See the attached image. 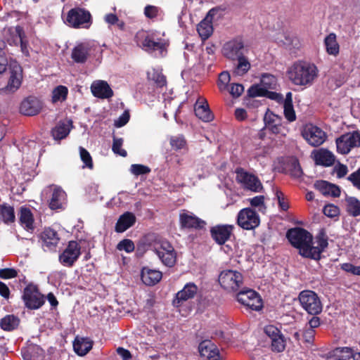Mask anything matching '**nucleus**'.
Returning <instances> with one entry per match:
<instances>
[{
  "label": "nucleus",
  "mask_w": 360,
  "mask_h": 360,
  "mask_svg": "<svg viewBox=\"0 0 360 360\" xmlns=\"http://www.w3.org/2000/svg\"><path fill=\"white\" fill-rule=\"evenodd\" d=\"M318 75L317 67L304 61L294 63L287 70V76L293 84L304 87L311 86Z\"/></svg>",
  "instance_id": "obj_1"
},
{
  "label": "nucleus",
  "mask_w": 360,
  "mask_h": 360,
  "mask_svg": "<svg viewBox=\"0 0 360 360\" xmlns=\"http://www.w3.org/2000/svg\"><path fill=\"white\" fill-rule=\"evenodd\" d=\"M7 69L9 70L11 76L8 84L0 89V93L9 94L15 91L21 84L22 68L17 61L6 58L3 47L0 44V74H2Z\"/></svg>",
  "instance_id": "obj_2"
},
{
  "label": "nucleus",
  "mask_w": 360,
  "mask_h": 360,
  "mask_svg": "<svg viewBox=\"0 0 360 360\" xmlns=\"http://www.w3.org/2000/svg\"><path fill=\"white\" fill-rule=\"evenodd\" d=\"M287 237L302 256L309 258L318 255L316 249H311L312 236L306 230L301 228L290 229L287 233Z\"/></svg>",
  "instance_id": "obj_3"
},
{
  "label": "nucleus",
  "mask_w": 360,
  "mask_h": 360,
  "mask_svg": "<svg viewBox=\"0 0 360 360\" xmlns=\"http://www.w3.org/2000/svg\"><path fill=\"white\" fill-rule=\"evenodd\" d=\"M276 84V79L274 75L264 74L262 75L260 84L251 86L248 90V94L251 97L267 96L274 98L277 95L269 90L274 89Z\"/></svg>",
  "instance_id": "obj_4"
},
{
  "label": "nucleus",
  "mask_w": 360,
  "mask_h": 360,
  "mask_svg": "<svg viewBox=\"0 0 360 360\" xmlns=\"http://www.w3.org/2000/svg\"><path fill=\"white\" fill-rule=\"evenodd\" d=\"M153 250L167 266H173L176 260V254L173 246L165 240H156L153 245Z\"/></svg>",
  "instance_id": "obj_5"
},
{
  "label": "nucleus",
  "mask_w": 360,
  "mask_h": 360,
  "mask_svg": "<svg viewBox=\"0 0 360 360\" xmlns=\"http://www.w3.org/2000/svg\"><path fill=\"white\" fill-rule=\"evenodd\" d=\"M219 283L227 292H236L243 284V276L238 271L224 270L219 276Z\"/></svg>",
  "instance_id": "obj_6"
},
{
  "label": "nucleus",
  "mask_w": 360,
  "mask_h": 360,
  "mask_svg": "<svg viewBox=\"0 0 360 360\" xmlns=\"http://www.w3.org/2000/svg\"><path fill=\"white\" fill-rule=\"evenodd\" d=\"M236 180L245 190L258 193L263 189V186L258 177L243 168L236 169Z\"/></svg>",
  "instance_id": "obj_7"
},
{
  "label": "nucleus",
  "mask_w": 360,
  "mask_h": 360,
  "mask_svg": "<svg viewBox=\"0 0 360 360\" xmlns=\"http://www.w3.org/2000/svg\"><path fill=\"white\" fill-rule=\"evenodd\" d=\"M22 298L25 307L29 309H38L45 302L44 296L33 283L28 284L24 288Z\"/></svg>",
  "instance_id": "obj_8"
},
{
  "label": "nucleus",
  "mask_w": 360,
  "mask_h": 360,
  "mask_svg": "<svg viewBox=\"0 0 360 360\" xmlns=\"http://www.w3.org/2000/svg\"><path fill=\"white\" fill-rule=\"evenodd\" d=\"M91 15L88 11L81 8H75L68 13L66 22L75 28H89L91 24Z\"/></svg>",
  "instance_id": "obj_9"
},
{
  "label": "nucleus",
  "mask_w": 360,
  "mask_h": 360,
  "mask_svg": "<svg viewBox=\"0 0 360 360\" xmlns=\"http://www.w3.org/2000/svg\"><path fill=\"white\" fill-rule=\"evenodd\" d=\"M300 302L309 314L316 315L322 311V304L318 295L312 290H303L299 295Z\"/></svg>",
  "instance_id": "obj_10"
},
{
  "label": "nucleus",
  "mask_w": 360,
  "mask_h": 360,
  "mask_svg": "<svg viewBox=\"0 0 360 360\" xmlns=\"http://www.w3.org/2000/svg\"><path fill=\"white\" fill-rule=\"evenodd\" d=\"M337 150L341 154H347L354 148L360 146V132L354 131L342 134L336 139Z\"/></svg>",
  "instance_id": "obj_11"
},
{
  "label": "nucleus",
  "mask_w": 360,
  "mask_h": 360,
  "mask_svg": "<svg viewBox=\"0 0 360 360\" xmlns=\"http://www.w3.org/2000/svg\"><path fill=\"white\" fill-rule=\"evenodd\" d=\"M238 302L245 307L255 311H259L262 308V300L260 295L252 289H244L236 295Z\"/></svg>",
  "instance_id": "obj_12"
},
{
  "label": "nucleus",
  "mask_w": 360,
  "mask_h": 360,
  "mask_svg": "<svg viewBox=\"0 0 360 360\" xmlns=\"http://www.w3.org/2000/svg\"><path fill=\"white\" fill-rule=\"evenodd\" d=\"M81 255V245L75 240L68 243L67 247L59 255V262L65 266H73Z\"/></svg>",
  "instance_id": "obj_13"
},
{
  "label": "nucleus",
  "mask_w": 360,
  "mask_h": 360,
  "mask_svg": "<svg viewBox=\"0 0 360 360\" xmlns=\"http://www.w3.org/2000/svg\"><path fill=\"white\" fill-rule=\"evenodd\" d=\"M302 136L309 144L314 147L323 143L327 137L325 131L313 124L305 125L302 131Z\"/></svg>",
  "instance_id": "obj_14"
},
{
  "label": "nucleus",
  "mask_w": 360,
  "mask_h": 360,
  "mask_svg": "<svg viewBox=\"0 0 360 360\" xmlns=\"http://www.w3.org/2000/svg\"><path fill=\"white\" fill-rule=\"evenodd\" d=\"M259 222L258 214L250 208H244L238 214L237 223L243 229H254L259 226Z\"/></svg>",
  "instance_id": "obj_15"
},
{
  "label": "nucleus",
  "mask_w": 360,
  "mask_h": 360,
  "mask_svg": "<svg viewBox=\"0 0 360 360\" xmlns=\"http://www.w3.org/2000/svg\"><path fill=\"white\" fill-rule=\"evenodd\" d=\"M137 43L146 51H160L162 53L165 50L167 42L165 40L155 41L147 33L141 32L136 36Z\"/></svg>",
  "instance_id": "obj_16"
},
{
  "label": "nucleus",
  "mask_w": 360,
  "mask_h": 360,
  "mask_svg": "<svg viewBox=\"0 0 360 360\" xmlns=\"http://www.w3.org/2000/svg\"><path fill=\"white\" fill-rule=\"evenodd\" d=\"M264 333L271 339V347L275 352H282L285 348V340L280 330L273 325L266 326Z\"/></svg>",
  "instance_id": "obj_17"
},
{
  "label": "nucleus",
  "mask_w": 360,
  "mask_h": 360,
  "mask_svg": "<svg viewBox=\"0 0 360 360\" xmlns=\"http://www.w3.org/2000/svg\"><path fill=\"white\" fill-rule=\"evenodd\" d=\"M95 44L91 41H84L77 44L71 53L72 59L77 63H85L94 51Z\"/></svg>",
  "instance_id": "obj_18"
},
{
  "label": "nucleus",
  "mask_w": 360,
  "mask_h": 360,
  "mask_svg": "<svg viewBox=\"0 0 360 360\" xmlns=\"http://www.w3.org/2000/svg\"><path fill=\"white\" fill-rule=\"evenodd\" d=\"M6 34V40L7 42L10 45L18 46L20 45V49L22 52L28 55V49L27 47V43L24 41V32L22 28L20 26H17L15 27H11L8 30H5Z\"/></svg>",
  "instance_id": "obj_19"
},
{
  "label": "nucleus",
  "mask_w": 360,
  "mask_h": 360,
  "mask_svg": "<svg viewBox=\"0 0 360 360\" xmlns=\"http://www.w3.org/2000/svg\"><path fill=\"white\" fill-rule=\"evenodd\" d=\"M244 44L240 39H233L226 42L222 48L223 55L232 60L243 56V50Z\"/></svg>",
  "instance_id": "obj_20"
},
{
  "label": "nucleus",
  "mask_w": 360,
  "mask_h": 360,
  "mask_svg": "<svg viewBox=\"0 0 360 360\" xmlns=\"http://www.w3.org/2000/svg\"><path fill=\"white\" fill-rule=\"evenodd\" d=\"M179 221L181 227L186 229H202L206 223L196 217L193 212L183 210L179 214Z\"/></svg>",
  "instance_id": "obj_21"
},
{
  "label": "nucleus",
  "mask_w": 360,
  "mask_h": 360,
  "mask_svg": "<svg viewBox=\"0 0 360 360\" xmlns=\"http://www.w3.org/2000/svg\"><path fill=\"white\" fill-rule=\"evenodd\" d=\"M233 229L232 225H217L211 229L210 233L216 243L223 245L229 239Z\"/></svg>",
  "instance_id": "obj_22"
},
{
  "label": "nucleus",
  "mask_w": 360,
  "mask_h": 360,
  "mask_svg": "<svg viewBox=\"0 0 360 360\" xmlns=\"http://www.w3.org/2000/svg\"><path fill=\"white\" fill-rule=\"evenodd\" d=\"M41 108V101L35 97H29L22 102L20 110L25 115L33 116L38 114Z\"/></svg>",
  "instance_id": "obj_23"
},
{
  "label": "nucleus",
  "mask_w": 360,
  "mask_h": 360,
  "mask_svg": "<svg viewBox=\"0 0 360 360\" xmlns=\"http://www.w3.org/2000/svg\"><path fill=\"white\" fill-rule=\"evenodd\" d=\"M311 156L316 165L324 167L333 165L335 160V155L333 153L325 148L314 150L311 153Z\"/></svg>",
  "instance_id": "obj_24"
},
{
  "label": "nucleus",
  "mask_w": 360,
  "mask_h": 360,
  "mask_svg": "<svg viewBox=\"0 0 360 360\" xmlns=\"http://www.w3.org/2000/svg\"><path fill=\"white\" fill-rule=\"evenodd\" d=\"M91 91L94 96L99 98H109L113 95L110 86L103 80L94 81L91 85Z\"/></svg>",
  "instance_id": "obj_25"
},
{
  "label": "nucleus",
  "mask_w": 360,
  "mask_h": 360,
  "mask_svg": "<svg viewBox=\"0 0 360 360\" xmlns=\"http://www.w3.org/2000/svg\"><path fill=\"white\" fill-rule=\"evenodd\" d=\"M194 110L195 115L203 122H210L213 119V115L205 98H199L197 101Z\"/></svg>",
  "instance_id": "obj_26"
},
{
  "label": "nucleus",
  "mask_w": 360,
  "mask_h": 360,
  "mask_svg": "<svg viewBox=\"0 0 360 360\" xmlns=\"http://www.w3.org/2000/svg\"><path fill=\"white\" fill-rule=\"evenodd\" d=\"M135 222V215L132 212H126L119 217L115 230L117 233H122L131 227Z\"/></svg>",
  "instance_id": "obj_27"
},
{
  "label": "nucleus",
  "mask_w": 360,
  "mask_h": 360,
  "mask_svg": "<svg viewBox=\"0 0 360 360\" xmlns=\"http://www.w3.org/2000/svg\"><path fill=\"white\" fill-rule=\"evenodd\" d=\"M41 238L44 248H46L48 250L55 248L60 240L57 232L50 228L46 229L42 232Z\"/></svg>",
  "instance_id": "obj_28"
},
{
  "label": "nucleus",
  "mask_w": 360,
  "mask_h": 360,
  "mask_svg": "<svg viewBox=\"0 0 360 360\" xmlns=\"http://www.w3.org/2000/svg\"><path fill=\"white\" fill-rule=\"evenodd\" d=\"M198 351L201 356L207 359L215 358L219 355V349L210 340H203L198 346Z\"/></svg>",
  "instance_id": "obj_29"
},
{
  "label": "nucleus",
  "mask_w": 360,
  "mask_h": 360,
  "mask_svg": "<svg viewBox=\"0 0 360 360\" xmlns=\"http://www.w3.org/2000/svg\"><path fill=\"white\" fill-rule=\"evenodd\" d=\"M93 341L87 338L77 337L73 342L75 352L79 356H84L92 348Z\"/></svg>",
  "instance_id": "obj_30"
},
{
  "label": "nucleus",
  "mask_w": 360,
  "mask_h": 360,
  "mask_svg": "<svg viewBox=\"0 0 360 360\" xmlns=\"http://www.w3.org/2000/svg\"><path fill=\"white\" fill-rule=\"evenodd\" d=\"M162 278V273L157 270L143 268L141 271V280L147 285H154Z\"/></svg>",
  "instance_id": "obj_31"
},
{
  "label": "nucleus",
  "mask_w": 360,
  "mask_h": 360,
  "mask_svg": "<svg viewBox=\"0 0 360 360\" xmlns=\"http://www.w3.org/2000/svg\"><path fill=\"white\" fill-rule=\"evenodd\" d=\"M314 186L316 188L325 195L338 197L340 195V190L338 186L326 181H318L315 183Z\"/></svg>",
  "instance_id": "obj_32"
},
{
  "label": "nucleus",
  "mask_w": 360,
  "mask_h": 360,
  "mask_svg": "<svg viewBox=\"0 0 360 360\" xmlns=\"http://www.w3.org/2000/svg\"><path fill=\"white\" fill-rule=\"evenodd\" d=\"M198 291V287L193 283H188L176 295L177 303L186 301L194 297Z\"/></svg>",
  "instance_id": "obj_33"
},
{
  "label": "nucleus",
  "mask_w": 360,
  "mask_h": 360,
  "mask_svg": "<svg viewBox=\"0 0 360 360\" xmlns=\"http://www.w3.org/2000/svg\"><path fill=\"white\" fill-rule=\"evenodd\" d=\"M65 193L58 187H55L50 200L49 207L52 210L61 208L65 203Z\"/></svg>",
  "instance_id": "obj_34"
},
{
  "label": "nucleus",
  "mask_w": 360,
  "mask_h": 360,
  "mask_svg": "<svg viewBox=\"0 0 360 360\" xmlns=\"http://www.w3.org/2000/svg\"><path fill=\"white\" fill-rule=\"evenodd\" d=\"M72 122L67 120L60 122L53 129L52 135L54 139L60 140L65 138L70 131Z\"/></svg>",
  "instance_id": "obj_35"
},
{
  "label": "nucleus",
  "mask_w": 360,
  "mask_h": 360,
  "mask_svg": "<svg viewBox=\"0 0 360 360\" xmlns=\"http://www.w3.org/2000/svg\"><path fill=\"white\" fill-rule=\"evenodd\" d=\"M21 226L27 231L34 229V217L31 210L27 207H21L19 216Z\"/></svg>",
  "instance_id": "obj_36"
},
{
  "label": "nucleus",
  "mask_w": 360,
  "mask_h": 360,
  "mask_svg": "<svg viewBox=\"0 0 360 360\" xmlns=\"http://www.w3.org/2000/svg\"><path fill=\"white\" fill-rule=\"evenodd\" d=\"M197 31L203 41L211 36L213 27L211 18L208 15L198 25Z\"/></svg>",
  "instance_id": "obj_37"
},
{
  "label": "nucleus",
  "mask_w": 360,
  "mask_h": 360,
  "mask_svg": "<svg viewBox=\"0 0 360 360\" xmlns=\"http://www.w3.org/2000/svg\"><path fill=\"white\" fill-rule=\"evenodd\" d=\"M324 44L328 54L335 56L339 53L340 46L335 34H329L324 39Z\"/></svg>",
  "instance_id": "obj_38"
},
{
  "label": "nucleus",
  "mask_w": 360,
  "mask_h": 360,
  "mask_svg": "<svg viewBox=\"0 0 360 360\" xmlns=\"http://www.w3.org/2000/svg\"><path fill=\"white\" fill-rule=\"evenodd\" d=\"M346 211L353 217L360 215V200L354 197L347 196L345 198Z\"/></svg>",
  "instance_id": "obj_39"
},
{
  "label": "nucleus",
  "mask_w": 360,
  "mask_h": 360,
  "mask_svg": "<svg viewBox=\"0 0 360 360\" xmlns=\"http://www.w3.org/2000/svg\"><path fill=\"white\" fill-rule=\"evenodd\" d=\"M20 323L19 319L14 315H6L1 320V327L4 330L11 331L17 328Z\"/></svg>",
  "instance_id": "obj_40"
},
{
  "label": "nucleus",
  "mask_w": 360,
  "mask_h": 360,
  "mask_svg": "<svg viewBox=\"0 0 360 360\" xmlns=\"http://www.w3.org/2000/svg\"><path fill=\"white\" fill-rule=\"evenodd\" d=\"M0 217L5 224L14 222L15 217L13 207L6 204L0 205Z\"/></svg>",
  "instance_id": "obj_41"
},
{
  "label": "nucleus",
  "mask_w": 360,
  "mask_h": 360,
  "mask_svg": "<svg viewBox=\"0 0 360 360\" xmlns=\"http://www.w3.org/2000/svg\"><path fill=\"white\" fill-rule=\"evenodd\" d=\"M68 94V89L66 86L59 85L52 91L51 101L53 103L57 102H63L66 100Z\"/></svg>",
  "instance_id": "obj_42"
},
{
  "label": "nucleus",
  "mask_w": 360,
  "mask_h": 360,
  "mask_svg": "<svg viewBox=\"0 0 360 360\" xmlns=\"http://www.w3.org/2000/svg\"><path fill=\"white\" fill-rule=\"evenodd\" d=\"M238 63L236 66V73L238 75H243L248 72L251 65L248 58L244 56L236 58Z\"/></svg>",
  "instance_id": "obj_43"
},
{
  "label": "nucleus",
  "mask_w": 360,
  "mask_h": 360,
  "mask_svg": "<svg viewBox=\"0 0 360 360\" xmlns=\"http://www.w3.org/2000/svg\"><path fill=\"white\" fill-rule=\"evenodd\" d=\"M230 80L231 76L229 72L224 71L219 74L217 86L220 91H224L228 89V84Z\"/></svg>",
  "instance_id": "obj_44"
},
{
  "label": "nucleus",
  "mask_w": 360,
  "mask_h": 360,
  "mask_svg": "<svg viewBox=\"0 0 360 360\" xmlns=\"http://www.w3.org/2000/svg\"><path fill=\"white\" fill-rule=\"evenodd\" d=\"M250 205L255 208H257L258 211L264 212L266 207L264 202V197L263 195H257L252 198L248 199Z\"/></svg>",
  "instance_id": "obj_45"
},
{
  "label": "nucleus",
  "mask_w": 360,
  "mask_h": 360,
  "mask_svg": "<svg viewBox=\"0 0 360 360\" xmlns=\"http://www.w3.org/2000/svg\"><path fill=\"white\" fill-rule=\"evenodd\" d=\"M317 245L314 246L312 244L311 245V249H316L317 252V256L316 257H309V258L319 259L320 258L321 253L323 251V250L328 246L327 239L323 236H319L316 238Z\"/></svg>",
  "instance_id": "obj_46"
},
{
  "label": "nucleus",
  "mask_w": 360,
  "mask_h": 360,
  "mask_svg": "<svg viewBox=\"0 0 360 360\" xmlns=\"http://www.w3.org/2000/svg\"><path fill=\"white\" fill-rule=\"evenodd\" d=\"M170 145L174 150H180L186 148V141L181 135L174 136L170 138Z\"/></svg>",
  "instance_id": "obj_47"
},
{
  "label": "nucleus",
  "mask_w": 360,
  "mask_h": 360,
  "mask_svg": "<svg viewBox=\"0 0 360 360\" xmlns=\"http://www.w3.org/2000/svg\"><path fill=\"white\" fill-rule=\"evenodd\" d=\"M122 144H123L122 139L114 138L112 149L115 153H116L122 157H126L127 153L124 149L122 148Z\"/></svg>",
  "instance_id": "obj_48"
},
{
  "label": "nucleus",
  "mask_w": 360,
  "mask_h": 360,
  "mask_svg": "<svg viewBox=\"0 0 360 360\" xmlns=\"http://www.w3.org/2000/svg\"><path fill=\"white\" fill-rule=\"evenodd\" d=\"M134 244L129 239L121 240L117 245V249L122 251L124 250L127 253L132 252L134 250Z\"/></svg>",
  "instance_id": "obj_49"
},
{
  "label": "nucleus",
  "mask_w": 360,
  "mask_h": 360,
  "mask_svg": "<svg viewBox=\"0 0 360 360\" xmlns=\"http://www.w3.org/2000/svg\"><path fill=\"white\" fill-rule=\"evenodd\" d=\"M79 155L81 160L85 166L89 169L93 168L92 158L89 153L83 147H79Z\"/></svg>",
  "instance_id": "obj_50"
},
{
  "label": "nucleus",
  "mask_w": 360,
  "mask_h": 360,
  "mask_svg": "<svg viewBox=\"0 0 360 360\" xmlns=\"http://www.w3.org/2000/svg\"><path fill=\"white\" fill-rule=\"evenodd\" d=\"M148 77L159 86H163L166 84L165 77L160 72L153 70V72H148Z\"/></svg>",
  "instance_id": "obj_51"
},
{
  "label": "nucleus",
  "mask_w": 360,
  "mask_h": 360,
  "mask_svg": "<svg viewBox=\"0 0 360 360\" xmlns=\"http://www.w3.org/2000/svg\"><path fill=\"white\" fill-rule=\"evenodd\" d=\"M130 172L135 176H139L141 174H146L149 173L150 172V169L147 166L139 164H134L131 165Z\"/></svg>",
  "instance_id": "obj_52"
},
{
  "label": "nucleus",
  "mask_w": 360,
  "mask_h": 360,
  "mask_svg": "<svg viewBox=\"0 0 360 360\" xmlns=\"http://www.w3.org/2000/svg\"><path fill=\"white\" fill-rule=\"evenodd\" d=\"M283 112L285 117L289 122H293L296 120L295 112L292 104H283Z\"/></svg>",
  "instance_id": "obj_53"
},
{
  "label": "nucleus",
  "mask_w": 360,
  "mask_h": 360,
  "mask_svg": "<svg viewBox=\"0 0 360 360\" xmlns=\"http://www.w3.org/2000/svg\"><path fill=\"white\" fill-rule=\"evenodd\" d=\"M161 11L155 6H147L144 9V14L148 18H155L160 15Z\"/></svg>",
  "instance_id": "obj_54"
},
{
  "label": "nucleus",
  "mask_w": 360,
  "mask_h": 360,
  "mask_svg": "<svg viewBox=\"0 0 360 360\" xmlns=\"http://www.w3.org/2000/svg\"><path fill=\"white\" fill-rule=\"evenodd\" d=\"M341 269L353 275L360 276V266H354L351 263H343L340 265Z\"/></svg>",
  "instance_id": "obj_55"
},
{
  "label": "nucleus",
  "mask_w": 360,
  "mask_h": 360,
  "mask_svg": "<svg viewBox=\"0 0 360 360\" xmlns=\"http://www.w3.org/2000/svg\"><path fill=\"white\" fill-rule=\"evenodd\" d=\"M281 118L271 111H267L264 115V122L266 127L272 124L281 122Z\"/></svg>",
  "instance_id": "obj_56"
},
{
  "label": "nucleus",
  "mask_w": 360,
  "mask_h": 360,
  "mask_svg": "<svg viewBox=\"0 0 360 360\" xmlns=\"http://www.w3.org/2000/svg\"><path fill=\"white\" fill-rule=\"evenodd\" d=\"M314 330L307 327L303 331H302V338L303 342L307 343H311L314 340Z\"/></svg>",
  "instance_id": "obj_57"
},
{
  "label": "nucleus",
  "mask_w": 360,
  "mask_h": 360,
  "mask_svg": "<svg viewBox=\"0 0 360 360\" xmlns=\"http://www.w3.org/2000/svg\"><path fill=\"white\" fill-rule=\"evenodd\" d=\"M323 212L326 216L332 218L338 215L339 209L333 205H328L323 207Z\"/></svg>",
  "instance_id": "obj_58"
},
{
  "label": "nucleus",
  "mask_w": 360,
  "mask_h": 360,
  "mask_svg": "<svg viewBox=\"0 0 360 360\" xmlns=\"http://www.w3.org/2000/svg\"><path fill=\"white\" fill-rule=\"evenodd\" d=\"M18 275L17 271L14 269H0V278L4 279L13 278Z\"/></svg>",
  "instance_id": "obj_59"
},
{
  "label": "nucleus",
  "mask_w": 360,
  "mask_h": 360,
  "mask_svg": "<svg viewBox=\"0 0 360 360\" xmlns=\"http://www.w3.org/2000/svg\"><path fill=\"white\" fill-rule=\"evenodd\" d=\"M348 180L352 183L354 187L360 190V169L351 174L348 176Z\"/></svg>",
  "instance_id": "obj_60"
},
{
  "label": "nucleus",
  "mask_w": 360,
  "mask_h": 360,
  "mask_svg": "<svg viewBox=\"0 0 360 360\" xmlns=\"http://www.w3.org/2000/svg\"><path fill=\"white\" fill-rule=\"evenodd\" d=\"M244 91V87L240 84H233L229 90L233 97H239Z\"/></svg>",
  "instance_id": "obj_61"
},
{
  "label": "nucleus",
  "mask_w": 360,
  "mask_h": 360,
  "mask_svg": "<svg viewBox=\"0 0 360 360\" xmlns=\"http://www.w3.org/2000/svg\"><path fill=\"white\" fill-rule=\"evenodd\" d=\"M129 120V114L127 111L124 112L117 120H115V126L117 127H121L125 125Z\"/></svg>",
  "instance_id": "obj_62"
},
{
  "label": "nucleus",
  "mask_w": 360,
  "mask_h": 360,
  "mask_svg": "<svg viewBox=\"0 0 360 360\" xmlns=\"http://www.w3.org/2000/svg\"><path fill=\"white\" fill-rule=\"evenodd\" d=\"M334 172L338 178L344 177L348 172L347 167L342 164H338L334 167Z\"/></svg>",
  "instance_id": "obj_63"
},
{
  "label": "nucleus",
  "mask_w": 360,
  "mask_h": 360,
  "mask_svg": "<svg viewBox=\"0 0 360 360\" xmlns=\"http://www.w3.org/2000/svg\"><path fill=\"white\" fill-rule=\"evenodd\" d=\"M302 174L300 165L298 162H295L292 164V168L290 170V174L294 177H300Z\"/></svg>",
  "instance_id": "obj_64"
}]
</instances>
